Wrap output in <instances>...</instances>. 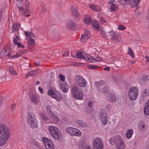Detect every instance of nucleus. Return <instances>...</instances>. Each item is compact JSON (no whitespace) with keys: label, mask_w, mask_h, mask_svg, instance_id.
Listing matches in <instances>:
<instances>
[{"label":"nucleus","mask_w":149,"mask_h":149,"mask_svg":"<svg viewBox=\"0 0 149 149\" xmlns=\"http://www.w3.org/2000/svg\"><path fill=\"white\" fill-rule=\"evenodd\" d=\"M77 125L81 127H86L87 126V124L84 121L79 120L76 122Z\"/></svg>","instance_id":"nucleus-20"},{"label":"nucleus","mask_w":149,"mask_h":149,"mask_svg":"<svg viewBox=\"0 0 149 149\" xmlns=\"http://www.w3.org/2000/svg\"><path fill=\"white\" fill-rule=\"evenodd\" d=\"M84 56L83 59L87 61L93 63H94L95 61H96V59L88 54L85 53H84Z\"/></svg>","instance_id":"nucleus-15"},{"label":"nucleus","mask_w":149,"mask_h":149,"mask_svg":"<svg viewBox=\"0 0 149 149\" xmlns=\"http://www.w3.org/2000/svg\"><path fill=\"white\" fill-rule=\"evenodd\" d=\"M120 141L116 145V148L118 149H124L125 146L122 138L121 139V141Z\"/></svg>","instance_id":"nucleus-21"},{"label":"nucleus","mask_w":149,"mask_h":149,"mask_svg":"<svg viewBox=\"0 0 149 149\" xmlns=\"http://www.w3.org/2000/svg\"><path fill=\"white\" fill-rule=\"evenodd\" d=\"M27 122L31 128H37L38 127V121L31 115L30 114L28 116Z\"/></svg>","instance_id":"nucleus-5"},{"label":"nucleus","mask_w":149,"mask_h":149,"mask_svg":"<svg viewBox=\"0 0 149 149\" xmlns=\"http://www.w3.org/2000/svg\"><path fill=\"white\" fill-rule=\"evenodd\" d=\"M67 133L72 136H80L81 134V132L77 128L70 127L66 128Z\"/></svg>","instance_id":"nucleus-8"},{"label":"nucleus","mask_w":149,"mask_h":149,"mask_svg":"<svg viewBox=\"0 0 149 149\" xmlns=\"http://www.w3.org/2000/svg\"><path fill=\"white\" fill-rule=\"evenodd\" d=\"M40 115L41 116V117L42 118V119L44 121H47V123H49L50 122V121L49 120V118H48L47 116H46V115L45 113L43 112H40Z\"/></svg>","instance_id":"nucleus-22"},{"label":"nucleus","mask_w":149,"mask_h":149,"mask_svg":"<svg viewBox=\"0 0 149 149\" xmlns=\"http://www.w3.org/2000/svg\"><path fill=\"white\" fill-rule=\"evenodd\" d=\"M116 33L114 32L113 31L111 30L109 32V34L110 36H111V37H113Z\"/></svg>","instance_id":"nucleus-54"},{"label":"nucleus","mask_w":149,"mask_h":149,"mask_svg":"<svg viewBox=\"0 0 149 149\" xmlns=\"http://www.w3.org/2000/svg\"><path fill=\"white\" fill-rule=\"evenodd\" d=\"M76 83L79 86L84 87L86 86L87 82L81 76H78L76 78Z\"/></svg>","instance_id":"nucleus-10"},{"label":"nucleus","mask_w":149,"mask_h":149,"mask_svg":"<svg viewBox=\"0 0 149 149\" xmlns=\"http://www.w3.org/2000/svg\"><path fill=\"white\" fill-rule=\"evenodd\" d=\"M73 97L76 99L82 100L83 99L84 94L82 88L77 86H74L71 91Z\"/></svg>","instance_id":"nucleus-2"},{"label":"nucleus","mask_w":149,"mask_h":149,"mask_svg":"<svg viewBox=\"0 0 149 149\" xmlns=\"http://www.w3.org/2000/svg\"><path fill=\"white\" fill-rule=\"evenodd\" d=\"M146 58V61L147 63H149V56L146 55L145 56Z\"/></svg>","instance_id":"nucleus-64"},{"label":"nucleus","mask_w":149,"mask_h":149,"mask_svg":"<svg viewBox=\"0 0 149 149\" xmlns=\"http://www.w3.org/2000/svg\"><path fill=\"white\" fill-rule=\"evenodd\" d=\"M84 20L86 24H89L92 23V21L91 17L88 15H86L84 16Z\"/></svg>","instance_id":"nucleus-18"},{"label":"nucleus","mask_w":149,"mask_h":149,"mask_svg":"<svg viewBox=\"0 0 149 149\" xmlns=\"http://www.w3.org/2000/svg\"><path fill=\"white\" fill-rule=\"evenodd\" d=\"M17 47H22V48H24V46L22 45V44L20 42L18 43Z\"/></svg>","instance_id":"nucleus-62"},{"label":"nucleus","mask_w":149,"mask_h":149,"mask_svg":"<svg viewBox=\"0 0 149 149\" xmlns=\"http://www.w3.org/2000/svg\"><path fill=\"white\" fill-rule=\"evenodd\" d=\"M36 71H37V72H40V70H32V71H31L30 72H29L28 73V74L29 76H33L34 74V73H35V72Z\"/></svg>","instance_id":"nucleus-40"},{"label":"nucleus","mask_w":149,"mask_h":149,"mask_svg":"<svg viewBox=\"0 0 149 149\" xmlns=\"http://www.w3.org/2000/svg\"><path fill=\"white\" fill-rule=\"evenodd\" d=\"M59 77L61 80L63 81H64L65 79L64 76L61 74H60L59 75Z\"/></svg>","instance_id":"nucleus-57"},{"label":"nucleus","mask_w":149,"mask_h":149,"mask_svg":"<svg viewBox=\"0 0 149 149\" xmlns=\"http://www.w3.org/2000/svg\"><path fill=\"white\" fill-rule=\"evenodd\" d=\"M28 45L31 46H33L35 44V42L34 40L31 38H29L28 40Z\"/></svg>","instance_id":"nucleus-36"},{"label":"nucleus","mask_w":149,"mask_h":149,"mask_svg":"<svg viewBox=\"0 0 149 149\" xmlns=\"http://www.w3.org/2000/svg\"><path fill=\"white\" fill-rule=\"evenodd\" d=\"M142 95L143 96L146 97L148 95V92L146 89H144Z\"/></svg>","instance_id":"nucleus-49"},{"label":"nucleus","mask_w":149,"mask_h":149,"mask_svg":"<svg viewBox=\"0 0 149 149\" xmlns=\"http://www.w3.org/2000/svg\"><path fill=\"white\" fill-rule=\"evenodd\" d=\"M94 149H103V144L102 140L99 138H96L93 142Z\"/></svg>","instance_id":"nucleus-7"},{"label":"nucleus","mask_w":149,"mask_h":149,"mask_svg":"<svg viewBox=\"0 0 149 149\" xmlns=\"http://www.w3.org/2000/svg\"><path fill=\"white\" fill-rule=\"evenodd\" d=\"M111 38L113 40L116 42H119L121 40V38L120 35L117 33L113 37H112Z\"/></svg>","instance_id":"nucleus-24"},{"label":"nucleus","mask_w":149,"mask_h":149,"mask_svg":"<svg viewBox=\"0 0 149 149\" xmlns=\"http://www.w3.org/2000/svg\"><path fill=\"white\" fill-rule=\"evenodd\" d=\"M110 9L111 11H114L118 9V7L115 4H112L110 6Z\"/></svg>","instance_id":"nucleus-33"},{"label":"nucleus","mask_w":149,"mask_h":149,"mask_svg":"<svg viewBox=\"0 0 149 149\" xmlns=\"http://www.w3.org/2000/svg\"><path fill=\"white\" fill-rule=\"evenodd\" d=\"M128 95L130 98L132 100H136L138 96V91L135 87H132L129 90Z\"/></svg>","instance_id":"nucleus-6"},{"label":"nucleus","mask_w":149,"mask_h":149,"mask_svg":"<svg viewBox=\"0 0 149 149\" xmlns=\"http://www.w3.org/2000/svg\"><path fill=\"white\" fill-rule=\"evenodd\" d=\"M24 4L26 8H29V2L28 0H25Z\"/></svg>","instance_id":"nucleus-52"},{"label":"nucleus","mask_w":149,"mask_h":149,"mask_svg":"<svg viewBox=\"0 0 149 149\" xmlns=\"http://www.w3.org/2000/svg\"><path fill=\"white\" fill-rule=\"evenodd\" d=\"M93 28L94 29L97 31H100V29L98 24H93Z\"/></svg>","instance_id":"nucleus-42"},{"label":"nucleus","mask_w":149,"mask_h":149,"mask_svg":"<svg viewBox=\"0 0 149 149\" xmlns=\"http://www.w3.org/2000/svg\"><path fill=\"white\" fill-rule=\"evenodd\" d=\"M140 0H130V2L133 1L135 4H137L139 3Z\"/></svg>","instance_id":"nucleus-58"},{"label":"nucleus","mask_w":149,"mask_h":149,"mask_svg":"<svg viewBox=\"0 0 149 149\" xmlns=\"http://www.w3.org/2000/svg\"><path fill=\"white\" fill-rule=\"evenodd\" d=\"M77 7L74 5L70 7V12L72 15L74 17L75 20L77 21L80 19L79 13L77 11Z\"/></svg>","instance_id":"nucleus-11"},{"label":"nucleus","mask_w":149,"mask_h":149,"mask_svg":"<svg viewBox=\"0 0 149 149\" xmlns=\"http://www.w3.org/2000/svg\"><path fill=\"white\" fill-rule=\"evenodd\" d=\"M76 24L73 22L70 21L68 22L65 25V27L69 29H74L77 27Z\"/></svg>","instance_id":"nucleus-16"},{"label":"nucleus","mask_w":149,"mask_h":149,"mask_svg":"<svg viewBox=\"0 0 149 149\" xmlns=\"http://www.w3.org/2000/svg\"><path fill=\"white\" fill-rule=\"evenodd\" d=\"M105 84V81L103 80H101L99 82H96L95 84L97 87H99Z\"/></svg>","instance_id":"nucleus-30"},{"label":"nucleus","mask_w":149,"mask_h":149,"mask_svg":"<svg viewBox=\"0 0 149 149\" xmlns=\"http://www.w3.org/2000/svg\"><path fill=\"white\" fill-rule=\"evenodd\" d=\"M98 91L101 93H106L109 92V89L107 87H105L102 90L98 89Z\"/></svg>","instance_id":"nucleus-32"},{"label":"nucleus","mask_w":149,"mask_h":149,"mask_svg":"<svg viewBox=\"0 0 149 149\" xmlns=\"http://www.w3.org/2000/svg\"><path fill=\"white\" fill-rule=\"evenodd\" d=\"M61 86L63 91L64 93L68 92L69 89V86L66 83L61 84Z\"/></svg>","instance_id":"nucleus-19"},{"label":"nucleus","mask_w":149,"mask_h":149,"mask_svg":"<svg viewBox=\"0 0 149 149\" xmlns=\"http://www.w3.org/2000/svg\"><path fill=\"white\" fill-rule=\"evenodd\" d=\"M32 144L36 147H38L39 146L38 143L34 140H33L31 142Z\"/></svg>","instance_id":"nucleus-51"},{"label":"nucleus","mask_w":149,"mask_h":149,"mask_svg":"<svg viewBox=\"0 0 149 149\" xmlns=\"http://www.w3.org/2000/svg\"><path fill=\"white\" fill-rule=\"evenodd\" d=\"M144 112L146 115H149V105L146 103L145 104Z\"/></svg>","instance_id":"nucleus-26"},{"label":"nucleus","mask_w":149,"mask_h":149,"mask_svg":"<svg viewBox=\"0 0 149 149\" xmlns=\"http://www.w3.org/2000/svg\"><path fill=\"white\" fill-rule=\"evenodd\" d=\"M120 3L123 5H128L130 4V0H118Z\"/></svg>","instance_id":"nucleus-27"},{"label":"nucleus","mask_w":149,"mask_h":149,"mask_svg":"<svg viewBox=\"0 0 149 149\" xmlns=\"http://www.w3.org/2000/svg\"><path fill=\"white\" fill-rule=\"evenodd\" d=\"M107 98L109 101L111 102H116L117 100L115 94H111L108 95L107 97Z\"/></svg>","instance_id":"nucleus-17"},{"label":"nucleus","mask_w":149,"mask_h":149,"mask_svg":"<svg viewBox=\"0 0 149 149\" xmlns=\"http://www.w3.org/2000/svg\"><path fill=\"white\" fill-rule=\"evenodd\" d=\"M133 133V131L132 129H129L127 131L126 136L128 139H130Z\"/></svg>","instance_id":"nucleus-28"},{"label":"nucleus","mask_w":149,"mask_h":149,"mask_svg":"<svg viewBox=\"0 0 149 149\" xmlns=\"http://www.w3.org/2000/svg\"><path fill=\"white\" fill-rule=\"evenodd\" d=\"M18 7L19 10L21 11L22 12L24 13V12L25 11V8L24 7Z\"/></svg>","instance_id":"nucleus-61"},{"label":"nucleus","mask_w":149,"mask_h":149,"mask_svg":"<svg viewBox=\"0 0 149 149\" xmlns=\"http://www.w3.org/2000/svg\"><path fill=\"white\" fill-rule=\"evenodd\" d=\"M48 95L52 98H55L57 101H60L61 100V96L57 90L53 89H49L48 92Z\"/></svg>","instance_id":"nucleus-4"},{"label":"nucleus","mask_w":149,"mask_h":149,"mask_svg":"<svg viewBox=\"0 0 149 149\" xmlns=\"http://www.w3.org/2000/svg\"><path fill=\"white\" fill-rule=\"evenodd\" d=\"M18 27L17 24H14L12 27V32H17L18 30Z\"/></svg>","instance_id":"nucleus-38"},{"label":"nucleus","mask_w":149,"mask_h":149,"mask_svg":"<svg viewBox=\"0 0 149 149\" xmlns=\"http://www.w3.org/2000/svg\"><path fill=\"white\" fill-rule=\"evenodd\" d=\"M38 90L41 93H43V89L41 87H38Z\"/></svg>","instance_id":"nucleus-63"},{"label":"nucleus","mask_w":149,"mask_h":149,"mask_svg":"<svg viewBox=\"0 0 149 149\" xmlns=\"http://www.w3.org/2000/svg\"><path fill=\"white\" fill-rule=\"evenodd\" d=\"M84 54H83L81 52H79L77 53L76 56L77 58L80 59H83Z\"/></svg>","instance_id":"nucleus-31"},{"label":"nucleus","mask_w":149,"mask_h":149,"mask_svg":"<svg viewBox=\"0 0 149 149\" xmlns=\"http://www.w3.org/2000/svg\"><path fill=\"white\" fill-rule=\"evenodd\" d=\"M69 52L68 51L66 50L65 52L62 55L63 56H69Z\"/></svg>","instance_id":"nucleus-60"},{"label":"nucleus","mask_w":149,"mask_h":149,"mask_svg":"<svg viewBox=\"0 0 149 149\" xmlns=\"http://www.w3.org/2000/svg\"><path fill=\"white\" fill-rule=\"evenodd\" d=\"M99 113L100 118L101 121L104 125H106L107 123V113L105 110L104 109H101Z\"/></svg>","instance_id":"nucleus-12"},{"label":"nucleus","mask_w":149,"mask_h":149,"mask_svg":"<svg viewBox=\"0 0 149 149\" xmlns=\"http://www.w3.org/2000/svg\"><path fill=\"white\" fill-rule=\"evenodd\" d=\"M128 52L127 53L132 58H134V56L133 51L130 47H128Z\"/></svg>","instance_id":"nucleus-35"},{"label":"nucleus","mask_w":149,"mask_h":149,"mask_svg":"<svg viewBox=\"0 0 149 149\" xmlns=\"http://www.w3.org/2000/svg\"><path fill=\"white\" fill-rule=\"evenodd\" d=\"M99 31H100V32L102 36L104 38H105L107 36V33L105 31L102 29H100Z\"/></svg>","instance_id":"nucleus-41"},{"label":"nucleus","mask_w":149,"mask_h":149,"mask_svg":"<svg viewBox=\"0 0 149 149\" xmlns=\"http://www.w3.org/2000/svg\"><path fill=\"white\" fill-rule=\"evenodd\" d=\"M30 10H29V8H26V9H25V11L24 12V15L26 16V17H28L30 16V15H27V13H29Z\"/></svg>","instance_id":"nucleus-46"},{"label":"nucleus","mask_w":149,"mask_h":149,"mask_svg":"<svg viewBox=\"0 0 149 149\" xmlns=\"http://www.w3.org/2000/svg\"><path fill=\"white\" fill-rule=\"evenodd\" d=\"M98 67V66L94 65L88 66V68L90 69H96Z\"/></svg>","instance_id":"nucleus-44"},{"label":"nucleus","mask_w":149,"mask_h":149,"mask_svg":"<svg viewBox=\"0 0 149 149\" xmlns=\"http://www.w3.org/2000/svg\"><path fill=\"white\" fill-rule=\"evenodd\" d=\"M26 52H24L23 50H20L19 52H18L17 54L14 55V56H15L16 58H17L20 57L24 54Z\"/></svg>","instance_id":"nucleus-37"},{"label":"nucleus","mask_w":149,"mask_h":149,"mask_svg":"<svg viewBox=\"0 0 149 149\" xmlns=\"http://www.w3.org/2000/svg\"><path fill=\"white\" fill-rule=\"evenodd\" d=\"M7 50H3V52H1L0 53V56H2V58H4L3 56H5V55L6 54V53L7 52Z\"/></svg>","instance_id":"nucleus-53"},{"label":"nucleus","mask_w":149,"mask_h":149,"mask_svg":"<svg viewBox=\"0 0 149 149\" xmlns=\"http://www.w3.org/2000/svg\"><path fill=\"white\" fill-rule=\"evenodd\" d=\"M17 38H18V37H16V38L14 39L13 40L14 43L15 45H18V43H19V42H18V39Z\"/></svg>","instance_id":"nucleus-55"},{"label":"nucleus","mask_w":149,"mask_h":149,"mask_svg":"<svg viewBox=\"0 0 149 149\" xmlns=\"http://www.w3.org/2000/svg\"><path fill=\"white\" fill-rule=\"evenodd\" d=\"M9 72L12 74H15L16 73V72L15 70L12 67H10L9 68Z\"/></svg>","instance_id":"nucleus-50"},{"label":"nucleus","mask_w":149,"mask_h":149,"mask_svg":"<svg viewBox=\"0 0 149 149\" xmlns=\"http://www.w3.org/2000/svg\"><path fill=\"white\" fill-rule=\"evenodd\" d=\"M122 137L120 136H116L113 137L111 138L109 140L110 143L111 145H114L116 144V145L119 143L120 141H121Z\"/></svg>","instance_id":"nucleus-13"},{"label":"nucleus","mask_w":149,"mask_h":149,"mask_svg":"<svg viewBox=\"0 0 149 149\" xmlns=\"http://www.w3.org/2000/svg\"><path fill=\"white\" fill-rule=\"evenodd\" d=\"M10 132L7 127L3 124L0 125V146L4 145L9 138Z\"/></svg>","instance_id":"nucleus-1"},{"label":"nucleus","mask_w":149,"mask_h":149,"mask_svg":"<svg viewBox=\"0 0 149 149\" xmlns=\"http://www.w3.org/2000/svg\"><path fill=\"white\" fill-rule=\"evenodd\" d=\"M46 110L47 114L49 115V116H52V113H53L51 111L50 107V106H47L46 108Z\"/></svg>","instance_id":"nucleus-34"},{"label":"nucleus","mask_w":149,"mask_h":149,"mask_svg":"<svg viewBox=\"0 0 149 149\" xmlns=\"http://www.w3.org/2000/svg\"><path fill=\"white\" fill-rule=\"evenodd\" d=\"M98 16H99V15L100 16H99L98 17H99V18L100 19V23L101 24H103L104 23H105V21H104V20H103V19H102V16L101 15V13H98Z\"/></svg>","instance_id":"nucleus-47"},{"label":"nucleus","mask_w":149,"mask_h":149,"mask_svg":"<svg viewBox=\"0 0 149 149\" xmlns=\"http://www.w3.org/2000/svg\"><path fill=\"white\" fill-rule=\"evenodd\" d=\"M146 125H145L144 122H140L139 128L141 132H143L146 129Z\"/></svg>","instance_id":"nucleus-23"},{"label":"nucleus","mask_w":149,"mask_h":149,"mask_svg":"<svg viewBox=\"0 0 149 149\" xmlns=\"http://www.w3.org/2000/svg\"><path fill=\"white\" fill-rule=\"evenodd\" d=\"M49 132L52 137L55 140H58L60 138V135L58 132V129L56 126H51L49 127Z\"/></svg>","instance_id":"nucleus-3"},{"label":"nucleus","mask_w":149,"mask_h":149,"mask_svg":"<svg viewBox=\"0 0 149 149\" xmlns=\"http://www.w3.org/2000/svg\"><path fill=\"white\" fill-rule=\"evenodd\" d=\"M7 55L8 56V57L10 58H16L15 56H14V55L11 56L10 54L9 53V51L8 52V51L7 52L6 54L4 56H3V57H5Z\"/></svg>","instance_id":"nucleus-45"},{"label":"nucleus","mask_w":149,"mask_h":149,"mask_svg":"<svg viewBox=\"0 0 149 149\" xmlns=\"http://www.w3.org/2000/svg\"><path fill=\"white\" fill-rule=\"evenodd\" d=\"M89 6L90 8L93 10H95L97 11H98V9L97 7L93 4H91Z\"/></svg>","instance_id":"nucleus-48"},{"label":"nucleus","mask_w":149,"mask_h":149,"mask_svg":"<svg viewBox=\"0 0 149 149\" xmlns=\"http://www.w3.org/2000/svg\"><path fill=\"white\" fill-rule=\"evenodd\" d=\"M49 116L52 118L53 120L56 121L58 122L59 120L58 117L56 116L53 113H52V116Z\"/></svg>","instance_id":"nucleus-43"},{"label":"nucleus","mask_w":149,"mask_h":149,"mask_svg":"<svg viewBox=\"0 0 149 149\" xmlns=\"http://www.w3.org/2000/svg\"><path fill=\"white\" fill-rule=\"evenodd\" d=\"M83 149H92V147L89 145L84 146L83 147Z\"/></svg>","instance_id":"nucleus-56"},{"label":"nucleus","mask_w":149,"mask_h":149,"mask_svg":"<svg viewBox=\"0 0 149 149\" xmlns=\"http://www.w3.org/2000/svg\"><path fill=\"white\" fill-rule=\"evenodd\" d=\"M91 35L89 31L86 30L83 35H82L80 39V41L82 42H84L88 39Z\"/></svg>","instance_id":"nucleus-14"},{"label":"nucleus","mask_w":149,"mask_h":149,"mask_svg":"<svg viewBox=\"0 0 149 149\" xmlns=\"http://www.w3.org/2000/svg\"><path fill=\"white\" fill-rule=\"evenodd\" d=\"M149 79V77L148 76L143 75L142 76L141 80H139V82L141 84H143V82L147 81Z\"/></svg>","instance_id":"nucleus-25"},{"label":"nucleus","mask_w":149,"mask_h":149,"mask_svg":"<svg viewBox=\"0 0 149 149\" xmlns=\"http://www.w3.org/2000/svg\"><path fill=\"white\" fill-rule=\"evenodd\" d=\"M125 27L123 26L122 25H119L118 29L120 30H124L125 29Z\"/></svg>","instance_id":"nucleus-59"},{"label":"nucleus","mask_w":149,"mask_h":149,"mask_svg":"<svg viewBox=\"0 0 149 149\" xmlns=\"http://www.w3.org/2000/svg\"><path fill=\"white\" fill-rule=\"evenodd\" d=\"M42 140L47 149H54V144L51 140L47 138L43 137L42 138Z\"/></svg>","instance_id":"nucleus-9"},{"label":"nucleus","mask_w":149,"mask_h":149,"mask_svg":"<svg viewBox=\"0 0 149 149\" xmlns=\"http://www.w3.org/2000/svg\"><path fill=\"white\" fill-rule=\"evenodd\" d=\"M30 97L32 102L36 103L37 102V98L36 96L33 94H31L30 95Z\"/></svg>","instance_id":"nucleus-29"},{"label":"nucleus","mask_w":149,"mask_h":149,"mask_svg":"<svg viewBox=\"0 0 149 149\" xmlns=\"http://www.w3.org/2000/svg\"><path fill=\"white\" fill-rule=\"evenodd\" d=\"M26 36L34 37V34L31 32L26 31L24 32Z\"/></svg>","instance_id":"nucleus-39"}]
</instances>
